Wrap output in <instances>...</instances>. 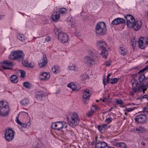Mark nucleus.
I'll use <instances>...</instances> for the list:
<instances>
[{"instance_id": "nucleus-57", "label": "nucleus", "mask_w": 148, "mask_h": 148, "mask_svg": "<svg viewBox=\"0 0 148 148\" xmlns=\"http://www.w3.org/2000/svg\"><path fill=\"white\" fill-rule=\"evenodd\" d=\"M141 144L144 146H145L146 145V143L144 142H141Z\"/></svg>"}, {"instance_id": "nucleus-46", "label": "nucleus", "mask_w": 148, "mask_h": 148, "mask_svg": "<svg viewBox=\"0 0 148 148\" xmlns=\"http://www.w3.org/2000/svg\"><path fill=\"white\" fill-rule=\"evenodd\" d=\"M116 102L118 104L122 105L123 103V101L121 99H117L116 100Z\"/></svg>"}, {"instance_id": "nucleus-48", "label": "nucleus", "mask_w": 148, "mask_h": 148, "mask_svg": "<svg viewBox=\"0 0 148 148\" xmlns=\"http://www.w3.org/2000/svg\"><path fill=\"white\" fill-rule=\"evenodd\" d=\"M131 44L132 47L134 48L136 46V41L135 40L132 41L131 42Z\"/></svg>"}, {"instance_id": "nucleus-22", "label": "nucleus", "mask_w": 148, "mask_h": 148, "mask_svg": "<svg viewBox=\"0 0 148 148\" xmlns=\"http://www.w3.org/2000/svg\"><path fill=\"white\" fill-rule=\"evenodd\" d=\"M35 94L36 98L39 99H41L45 96L44 93L42 91L39 90L35 92Z\"/></svg>"}, {"instance_id": "nucleus-56", "label": "nucleus", "mask_w": 148, "mask_h": 148, "mask_svg": "<svg viewBox=\"0 0 148 148\" xmlns=\"http://www.w3.org/2000/svg\"><path fill=\"white\" fill-rule=\"evenodd\" d=\"M103 148H111L110 147L108 146L107 144H106V146L104 147Z\"/></svg>"}, {"instance_id": "nucleus-24", "label": "nucleus", "mask_w": 148, "mask_h": 148, "mask_svg": "<svg viewBox=\"0 0 148 148\" xmlns=\"http://www.w3.org/2000/svg\"><path fill=\"white\" fill-rule=\"evenodd\" d=\"M106 144L104 142H99L96 144L95 147L96 148H103Z\"/></svg>"}, {"instance_id": "nucleus-49", "label": "nucleus", "mask_w": 148, "mask_h": 148, "mask_svg": "<svg viewBox=\"0 0 148 148\" xmlns=\"http://www.w3.org/2000/svg\"><path fill=\"white\" fill-rule=\"evenodd\" d=\"M50 40V38L49 36L46 37L45 39V41L46 42H48Z\"/></svg>"}, {"instance_id": "nucleus-36", "label": "nucleus", "mask_w": 148, "mask_h": 148, "mask_svg": "<svg viewBox=\"0 0 148 148\" xmlns=\"http://www.w3.org/2000/svg\"><path fill=\"white\" fill-rule=\"evenodd\" d=\"M80 78L82 80H85L88 79V75L86 74L83 73L80 76Z\"/></svg>"}, {"instance_id": "nucleus-42", "label": "nucleus", "mask_w": 148, "mask_h": 148, "mask_svg": "<svg viewBox=\"0 0 148 148\" xmlns=\"http://www.w3.org/2000/svg\"><path fill=\"white\" fill-rule=\"evenodd\" d=\"M69 69L70 70L76 71V67L75 65L72 64L71 66H70L69 67Z\"/></svg>"}, {"instance_id": "nucleus-5", "label": "nucleus", "mask_w": 148, "mask_h": 148, "mask_svg": "<svg viewBox=\"0 0 148 148\" xmlns=\"http://www.w3.org/2000/svg\"><path fill=\"white\" fill-rule=\"evenodd\" d=\"M24 55L21 51H13L10 54V59L22 61L23 60Z\"/></svg>"}, {"instance_id": "nucleus-21", "label": "nucleus", "mask_w": 148, "mask_h": 148, "mask_svg": "<svg viewBox=\"0 0 148 148\" xmlns=\"http://www.w3.org/2000/svg\"><path fill=\"white\" fill-rule=\"evenodd\" d=\"M60 12L57 11L54 13L52 15L51 18L53 21H56L60 18Z\"/></svg>"}, {"instance_id": "nucleus-23", "label": "nucleus", "mask_w": 148, "mask_h": 148, "mask_svg": "<svg viewBox=\"0 0 148 148\" xmlns=\"http://www.w3.org/2000/svg\"><path fill=\"white\" fill-rule=\"evenodd\" d=\"M29 99L27 98H25L20 101V103L23 106H26L29 103Z\"/></svg>"}, {"instance_id": "nucleus-11", "label": "nucleus", "mask_w": 148, "mask_h": 148, "mask_svg": "<svg viewBox=\"0 0 148 148\" xmlns=\"http://www.w3.org/2000/svg\"><path fill=\"white\" fill-rule=\"evenodd\" d=\"M126 20L127 25L128 27H133V25L132 23L134 21V18L133 16L130 15H127L125 16Z\"/></svg>"}, {"instance_id": "nucleus-37", "label": "nucleus", "mask_w": 148, "mask_h": 148, "mask_svg": "<svg viewBox=\"0 0 148 148\" xmlns=\"http://www.w3.org/2000/svg\"><path fill=\"white\" fill-rule=\"evenodd\" d=\"M66 9L65 8H62L60 9V14H64L66 13Z\"/></svg>"}, {"instance_id": "nucleus-62", "label": "nucleus", "mask_w": 148, "mask_h": 148, "mask_svg": "<svg viewBox=\"0 0 148 148\" xmlns=\"http://www.w3.org/2000/svg\"><path fill=\"white\" fill-rule=\"evenodd\" d=\"M111 74L110 73H109L107 75V77L109 78L110 77L111 75Z\"/></svg>"}, {"instance_id": "nucleus-30", "label": "nucleus", "mask_w": 148, "mask_h": 148, "mask_svg": "<svg viewBox=\"0 0 148 148\" xmlns=\"http://www.w3.org/2000/svg\"><path fill=\"white\" fill-rule=\"evenodd\" d=\"M10 80L11 82L14 83H16L18 81L16 76L14 75H12L10 77Z\"/></svg>"}, {"instance_id": "nucleus-45", "label": "nucleus", "mask_w": 148, "mask_h": 148, "mask_svg": "<svg viewBox=\"0 0 148 148\" xmlns=\"http://www.w3.org/2000/svg\"><path fill=\"white\" fill-rule=\"evenodd\" d=\"M138 83V81L136 80H134V81L132 83V86H137Z\"/></svg>"}, {"instance_id": "nucleus-12", "label": "nucleus", "mask_w": 148, "mask_h": 148, "mask_svg": "<svg viewBox=\"0 0 148 148\" xmlns=\"http://www.w3.org/2000/svg\"><path fill=\"white\" fill-rule=\"evenodd\" d=\"M18 116L16 118V122L21 127H19V128L22 131H24L25 128H28L30 125V122H28L27 124L22 123L18 119Z\"/></svg>"}, {"instance_id": "nucleus-58", "label": "nucleus", "mask_w": 148, "mask_h": 148, "mask_svg": "<svg viewBox=\"0 0 148 148\" xmlns=\"http://www.w3.org/2000/svg\"><path fill=\"white\" fill-rule=\"evenodd\" d=\"M114 107H111L110 109H109L108 110V111L109 112H110L112 111V110L113 109Z\"/></svg>"}, {"instance_id": "nucleus-1", "label": "nucleus", "mask_w": 148, "mask_h": 148, "mask_svg": "<svg viewBox=\"0 0 148 148\" xmlns=\"http://www.w3.org/2000/svg\"><path fill=\"white\" fill-rule=\"evenodd\" d=\"M88 53L90 56H86L84 59V62L86 64L93 65L95 64L97 58V54L91 50H89Z\"/></svg>"}, {"instance_id": "nucleus-51", "label": "nucleus", "mask_w": 148, "mask_h": 148, "mask_svg": "<svg viewBox=\"0 0 148 148\" xmlns=\"http://www.w3.org/2000/svg\"><path fill=\"white\" fill-rule=\"evenodd\" d=\"M146 69H145V68H144L142 69H141V70H140L139 72H138V73H142V72H143L144 71H146Z\"/></svg>"}, {"instance_id": "nucleus-53", "label": "nucleus", "mask_w": 148, "mask_h": 148, "mask_svg": "<svg viewBox=\"0 0 148 148\" xmlns=\"http://www.w3.org/2000/svg\"><path fill=\"white\" fill-rule=\"evenodd\" d=\"M10 70L12 69V68H11V67L12 66H13L12 63V62H10Z\"/></svg>"}, {"instance_id": "nucleus-28", "label": "nucleus", "mask_w": 148, "mask_h": 148, "mask_svg": "<svg viewBox=\"0 0 148 148\" xmlns=\"http://www.w3.org/2000/svg\"><path fill=\"white\" fill-rule=\"evenodd\" d=\"M116 147L118 148H126V146L123 142H118L116 144Z\"/></svg>"}, {"instance_id": "nucleus-18", "label": "nucleus", "mask_w": 148, "mask_h": 148, "mask_svg": "<svg viewBox=\"0 0 148 148\" xmlns=\"http://www.w3.org/2000/svg\"><path fill=\"white\" fill-rule=\"evenodd\" d=\"M47 62V59L46 55H44L41 62L39 63V66L40 68L45 66Z\"/></svg>"}, {"instance_id": "nucleus-59", "label": "nucleus", "mask_w": 148, "mask_h": 148, "mask_svg": "<svg viewBox=\"0 0 148 148\" xmlns=\"http://www.w3.org/2000/svg\"><path fill=\"white\" fill-rule=\"evenodd\" d=\"M4 17V16L2 15H0V20L3 18Z\"/></svg>"}, {"instance_id": "nucleus-9", "label": "nucleus", "mask_w": 148, "mask_h": 148, "mask_svg": "<svg viewBox=\"0 0 148 148\" xmlns=\"http://www.w3.org/2000/svg\"><path fill=\"white\" fill-rule=\"evenodd\" d=\"M91 95L90 91L88 89H86L83 91L82 96L83 101L84 103H87L88 102V99Z\"/></svg>"}, {"instance_id": "nucleus-4", "label": "nucleus", "mask_w": 148, "mask_h": 148, "mask_svg": "<svg viewBox=\"0 0 148 148\" xmlns=\"http://www.w3.org/2000/svg\"><path fill=\"white\" fill-rule=\"evenodd\" d=\"M106 32V28L105 23L102 21L98 22L95 27V32L96 34L103 36Z\"/></svg>"}, {"instance_id": "nucleus-47", "label": "nucleus", "mask_w": 148, "mask_h": 148, "mask_svg": "<svg viewBox=\"0 0 148 148\" xmlns=\"http://www.w3.org/2000/svg\"><path fill=\"white\" fill-rule=\"evenodd\" d=\"M136 108V107H134L133 108H126V110L128 112H130L134 110V109L135 108Z\"/></svg>"}, {"instance_id": "nucleus-55", "label": "nucleus", "mask_w": 148, "mask_h": 148, "mask_svg": "<svg viewBox=\"0 0 148 148\" xmlns=\"http://www.w3.org/2000/svg\"><path fill=\"white\" fill-rule=\"evenodd\" d=\"M148 95H144L143 97H142V98H146L147 97Z\"/></svg>"}, {"instance_id": "nucleus-29", "label": "nucleus", "mask_w": 148, "mask_h": 148, "mask_svg": "<svg viewBox=\"0 0 148 148\" xmlns=\"http://www.w3.org/2000/svg\"><path fill=\"white\" fill-rule=\"evenodd\" d=\"M51 71L53 73H58L60 71L59 66H54L52 68Z\"/></svg>"}, {"instance_id": "nucleus-13", "label": "nucleus", "mask_w": 148, "mask_h": 148, "mask_svg": "<svg viewBox=\"0 0 148 148\" xmlns=\"http://www.w3.org/2000/svg\"><path fill=\"white\" fill-rule=\"evenodd\" d=\"M133 25V27H130V28H133L135 31L138 30L141 27L142 25V22L140 20L135 21L132 23Z\"/></svg>"}, {"instance_id": "nucleus-8", "label": "nucleus", "mask_w": 148, "mask_h": 148, "mask_svg": "<svg viewBox=\"0 0 148 148\" xmlns=\"http://www.w3.org/2000/svg\"><path fill=\"white\" fill-rule=\"evenodd\" d=\"M138 46L142 49H144L148 45V40L146 38L141 37L138 40Z\"/></svg>"}, {"instance_id": "nucleus-39", "label": "nucleus", "mask_w": 148, "mask_h": 148, "mask_svg": "<svg viewBox=\"0 0 148 148\" xmlns=\"http://www.w3.org/2000/svg\"><path fill=\"white\" fill-rule=\"evenodd\" d=\"M23 85L25 88H29L31 87V85L28 82H24L23 83Z\"/></svg>"}, {"instance_id": "nucleus-14", "label": "nucleus", "mask_w": 148, "mask_h": 148, "mask_svg": "<svg viewBox=\"0 0 148 148\" xmlns=\"http://www.w3.org/2000/svg\"><path fill=\"white\" fill-rule=\"evenodd\" d=\"M67 86L71 88L72 90L74 91H77L81 88L80 86L78 84L74 82L70 83L67 85Z\"/></svg>"}, {"instance_id": "nucleus-43", "label": "nucleus", "mask_w": 148, "mask_h": 148, "mask_svg": "<svg viewBox=\"0 0 148 148\" xmlns=\"http://www.w3.org/2000/svg\"><path fill=\"white\" fill-rule=\"evenodd\" d=\"M144 130V128L141 127H139L136 128V130L138 132L141 133Z\"/></svg>"}, {"instance_id": "nucleus-15", "label": "nucleus", "mask_w": 148, "mask_h": 148, "mask_svg": "<svg viewBox=\"0 0 148 148\" xmlns=\"http://www.w3.org/2000/svg\"><path fill=\"white\" fill-rule=\"evenodd\" d=\"M110 127V125H107V124H102L97 126L98 129L101 133H104L106 131L107 129Z\"/></svg>"}, {"instance_id": "nucleus-20", "label": "nucleus", "mask_w": 148, "mask_h": 148, "mask_svg": "<svg viewBox=\"0 0 148 148\" xmlns=\"http://www.w3.org/2000/svg\"><path fill=\"white\" fill-rule=\"evenodd\" d=\"M125 22V21L123 19L121 18H118L114 19L112 21V24L113 25H118Z\"/></svg>"}, {"instance_id": "nucleus-26", "label": "nucleus", "mask_w": 148, "mask_h": 148, "mask_svg": "<svg viewBox=\"0 0 148 148\" xmlns=\"http://www.w3.org/2000/svg\"><path fill=\"white\" fill-rule=\"evenodd\" d=\"M108 54V51L106 48L101 50L100 54L101 55L103 58L106 59L107 57Z\"/></svg>"}, {"instance_id": "nucleus-52", "label": "nucleus", "mask_w": 148, "mask_h": 148, "mask_svg": "<svg viewBox=\"0 0 148 148\" xmlns=\"http://www.w3.org/2000/svg\"><path fill=\"white\" fill-rule=\"evenodd\" d=\"M110 62H106V65L107 66H109L110 65Z\"/></svg>"}, {"instance_id": "nucleus-54", "label": "nucleus", "mask_w": 148, "mask_h": 148, "mask_svg": "<svg viewBox=\"0 0 148 148\" xmlns=\"http://www.w3.org/2000/svg\"><path fill=\"white\" fill-rule=\"evenodd\" d=\"M144 114L147 115L148 114V110H144Z\"/></svg>"}, {"instance_id": "nucleus-44", "label": "nucleus", "mask_w": 148, "mask_h": 148, "mask_svg": "<svg viewBox=\"0 0 148 148\" xmlns=\"http://www.w3.org/2000/svg\"><path fill=\"white\" fill-rule=\"evenodd\" d=\"M19 71L21 73V77H24L25 75V71L22 70H20Z\"/></svg>"}, {"instance_id": "nucleus-16", "label": "nucleus", "mask_w": 148, "mask_h": 148, "mask_svg": "<svg viewBox=\"0 0 148 148\" xmlns=\"http://www.w3.org/2000/svg\"><path fill=\"white\" fill-rule=\"evenodd\" d=\"M50 77V75L49 73L44 72L40 74L39 78L41 80L45 81L48 80Z\"/></svg>"}, {"instance_id": "nucleus-10", "label": "nucleus", "mask_w": 148, "mask_h": 148, "mask_svg": "<svg viewBox=\"0 0 148 148\" xmlns=\"http://www.w3.org/2000/svg\"><path fill=\"white\" fill-rule=\"evenodd\" d=\"M135 121L138 123H143L147 120V118L145 115L141 114L136 116L134 118Z\"/></svg>"}, {"instance_id": "nucleus-50", "label": "nucleus", "mask_w": 148, "mask_h": 148, "mask_svg": "<svg viewBox=\"0 0 148 148\" xmlns=\"http://www.w3.org/2000/svg\"><path fill=\"white\" fill-rule=\"evenodd\" d=\"M137 86H132V89L134 91V92H136L137 91V89L136 88Z\"/></svg>"}, {"instance_id": "nucleus-31", "label": "nucleus", "mask_w": 148, "mask_h": 148, "mask_svg": "<svg viewBox=\"0 0 148 148\" xmlns=\"http://www.w3.org/2000/svg\"><path fill=\"white\" fill-rule=\"evenodd\" d=\"M22 64L23 65L25 66H29L31 68H33L34 66H31V64L29 63L28 62L27 60H25L23 62H22Z\"/></svg>"}, {"instance_id": "nucleus-35", "label": "nucleus", "mask_w": 148, "mask_h": 148, "mask_svg": "<svg viewBox=\"0 0 148 148\" xmlns=\"http://www.w3.org/2000/svg\"><path fill=\"white\" fill-rule=\"evenodd\" d=\"M147 90V88L145 85H141L138 88V90L140 92L145 91Z\"/></svg>"}, {"instance_id": "nucleus-60", "label": "nucleus", "mask_w": 148, "mask_h": 148, "mask_svg": "<svg viewBox=\"0 0 148 148\" xmlns=\"http://www.w3.org/2000/svg\"><path fill=\"white\" fill-rule=\"evenodd\" d=\"M103 83L104 86L106 85L105 82V79L104 78L103 79Z\"/></svg>"}, {"instance_id": "nucleus-40", "label": "nucleus", "mask_w": 148, "mask_h": 148, "mask_svg": "<svg viewBox=\"0 0 148 148\" xmlns=\"http://www.w3.org/2000/svg\"><path fill=\"white\" fill-rule=\"evenodd\" d=\"M118 79L116 78H114L111 79L110 82L111 84H114L117 83L118 82Z\"/></svg>"}, {"instance_id": "nucleus-25", "label": "nucleus", "mask_w": 148, "mask_h": 148, "mask_svg": "<svg viewBox=\"0 0 148 148\" xmlns=\"http://www.w3.org/2000/svg\"><path fill=\"white\" fill-rule=\"evenodd\" d=\"M4 138L5 140L7 141H9V128L5 129L4 133Z\"/></svg>"}, {"instance_id": "nucleus-27", "label": "nucleus", "mask_w": 148, "mask_h": 148, "mask_svg": "<svg viewBox=\"0 0 148 148\" xmlns=\"http://www.w3.org/2000/svg\"><path fill=\"white\" fill-rule=\"evenodd\" d=\"M119 52L122 55L124 56L127 53V51L126 49L122 46L120 47Z\"/></svg>"}, {"instance_id": "nucleus-19", "label": "nucleus", "mask_w": 148, "mask_h": 148, "mask_svg": "<svg viewBox=\"0 0 148 148\" xmlns=\"http://www.w3.org/2000/svg\"><path fill=\"white\" fill-rule=\"evenodd\" d=\"M97 45L98 48L102 50L106 49V44L102 40L98 41L97 42Z\"/></svg>"}, {"instance_id": "nucleus-64", "label": "nucleus", "mask_w": 148, "mask_h": 148, "mask_svg": "<svg viewBox=\"0 0 148 148\" xmlns=\"http://www.w3.org/2000/svg\"><path fill=\"white\" fill-rule=\"evenodd\" d=\"M146 70L148 69V65L147 66L145 67Z\"/></svg>"}, {"instance_id": "nucleus-32", "label": "nucleus", "mask_w": 148, "mask_h": 148, "mask_svg": "<svg viewBox=\"0 0 148 148\" xmlns=\"http://www.w3.org/2000/svg\"><path fill=\"white\" fill-rule=\"evenodd\" d=\"M14 134V131L10 128V141H11L13 139Z\"/></svg>"}, {"instance_id": "nucleus-34", "label": "nucleus", "mask_w": 148, "mask_h": 148, "mask_svg": "<svg viewBox=\"0 0 148 148\" xmlns=\"http://www.w3.org/2000/svg\"><path fill=\"white\" fill-rule=\"evenodd\" d=\"M145 78V75L143 74H140L138 76V79L140 82H143Z\"/></svg>"}, {"instance_id": "nucleus-61", "label": "nucleus", "mask_w": 148, "mask_h": 148, "mask_svg": "<svg viewBox=\"0 0 148 148\" xmlns=\"http://www.w3.org/2000/svg\"><path fill=\"white\" fill-rule=\"evenodd\" d=\"M94 109L95 110H98L99 108L97 106H94Z\"/></svg>"}, {"instance_id": "nucleus-33", "label": "nucleus", "mask_w": 148, "mask_h": 148, "mask_svg": "<svg viewBox=\"0 0 148 148\" xmlns=\"http://www.w3.org/2000/svg\"><path fill=\"white\" fill-rule=\"evenodd\" d=\"M17 38L21 41H24L25 40V37L24 35L22 34H18L17 36Z\"/></svg>"}, {"instance_id": "nucleus-38", "label": "nucleus", "mask_w": 148, "mask_h": 148, "mask_svg": "<svg viewBox=\"0 0 148 148\" xmlns=\"http://www.w3.org/2000/svg\"><path fill=\"white\" fill-rule=\"evenodd\" d=\"M93 113H94L93 110H89L88 112L86 113V114L88 117H90L91 116H92L93 115Z\"/></svg>"}, {"instance_id": "nucleus-63", "label": "nucleus", "mask_w": 148, "mask_h": 148, "mask_svg": "<svg viewBox=\"0 0 148 148\" xmlns=\"http://www.w3.org/2000/svg\"><path fill=\"white\" fill-rule=\"evenodd\" d=\"M95 143V141H93L91 143V145H94Z\"/></svg>"}, {"instance_id": "nucleus-17", "label": "nucleus", "mask_w": 148, "mask_h": 148, "mask_svg": "<svg viewBox=\"0 0 148 148\" xmlns=\"http://www.w3.org/2000/svg\"><path fill=\"white\" fill-rule=\"evenodd\" d=\"M0 66L4 69H9V62L7 60H4L0 62Z\"/></svg>"}, {"instance_id": "nucleus-6", "label": "nucleus", "mask_w": 148, "mask_h": 148, "mask_svg": "<svg viewBox=\"0 0 148 148\" xmlns=\"http://www.w3.org/2000/svg\"><path fill=\"white\" fill-rule=\"evenodd\" d=\"M9 111V103L5 101H0V115L5 116L8 114Z\"/></svg>"}, {"instance_id": "nucleus-3", "label": "nucleus", "mask_w": 148, "mask_h": 148, "mask_svg": "<svg viewBox=\"0 0 148 148\" xmlns=\"http://www.w3.org/2000/svg\"><path fill=\"white\" fill-rule=\"evenodd\" d=\"M54 31L55 34L58 36V40L62 43L68 42L69 39V36L66 33L62 32L61 29L56 28Z\"/></svg>"}, {"instance_id": "nucleus-41", "label": "nucleus", "mask_w": 148, "mask_h": 148, "mask_svg": "<svg viewBox=\"0 0 148 148\" xmlns=\"http://www.w3.org/2000/svg\"><path fill=\"white\" fill-rule=\"evenodd\" d=\"M112 121V118H108L106 119L105 121V123L107 124V125L108 124H109Z\"/></svg>"}, {"instance_id": "nucleus-2", "label": "nucleus", "mask_w": 148, "mask_h": 148, "mask_svg": "<svg viewBox=\"0 0 148 148\" xmlns=\"http://www.w3.org/2000/svg\"><path fill=\"white\" fill-rule=\"evenodd\" d=\"M68 123L71 127H73L79 124L80 118L77 113H73L71 114L70 116L67 117Z\"/></svg>"}, {"instance_id": "nucleus-7", "label": "nucleus", "mask_w": 148, "mask_h": 148, "mask_svg": "<svg viewBox=\"0 0 148 148\" xmlns=\"http://www.w3.org/2000/svg\"><path fill=\"white\" fill-rule=\"evenodd\" d=\"M67 124L64 122L57 121L52 123L51 127L53 129L58 130L62 128H66L67 127Z\"/></svg>"}]
</instances>
